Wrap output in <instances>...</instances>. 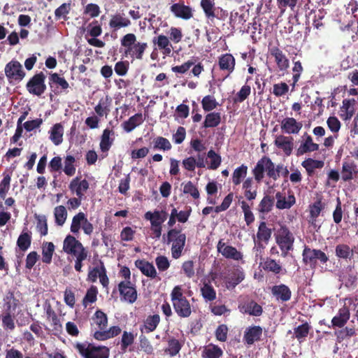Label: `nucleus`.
Wrapping results in <instances>:
<instances>
[{
  "mask_svg": "<svg viewBox=\"0 0 358 358\" xmlns=\"http://www.w3.org/2000/svg\"><path fill=\"white\" fill-rule=\"evenodd\" d=\"M301 128L302 123L297 122L294 117H286L281 122V129L285 134H296Z\"/></svg>",
  "mask_w": 358,
  "mask_h": 358,
  "instance_id": "obj_21",
  "label": "nucleus"
},
{
  "mask_svg": "<svg viewBox=\"0 0 358 358\" xmlns=\"http://www.w3.org/2000/svg\"><path fill=\"white\" fill-rule=\"evenodd\" d=\"M336 255L341 259H351L353 257V250L346 244H338L335 249Z\"/></svg>",
  "mask_w": 358,
  "mask_h": 358,
  "instance_id": "obj_53",
  "label": "nucleus"
},
{
  "mask_svg": "<svg viewBox=\"0 0 358 358\" xmlns=\"http://www.w3.org/2000/svg\"><path fill=\"white\" fill-rule=\"evenodd\" d=\"M167 344L168 346L164 349V352L171 357L176 356L182 347V343L174 337H169Z\"/></svg>",
  "mask_w": 358,
  "mask_h": 358,
  "instance_id": "obj_41",
  "label": "nucleus"
},
{
  "mask_svg": "<svg viewBox=\"0 0 358 358\" xmlns=\"http://www.w3.org/2000/svg\"><path fill=\"white\" fill-rule=\"evenodd\" d=\"M45 79V76L43 72L34 75L26 85L27 91L36 96L43 94L46 90Z\"/></svg>",
  "mask_w": 358,
  "mask_h": 358,
  "instance_id": "obj_7",
  "label": "nucleus"
},
{
  "mask_svg": "<svg viewBox=\"0 0 358 358\" xmlns=\"http://www.w3.org/2000/svg\"><path fill=\"white\" fill-rule=\"evenodd\" d=\"M98 289L96 286L92 285L87 291L83 303L86 307L88 303H94L97 298Z\"/></svg>",
  "mask_w": 358,
  "mask_h": 358,
  "instance_id": "obj_61",
  "label": "nucleus"
},
{
  "mask_svg": "<svg viewBox=\"0 0 358 358\" xmlns=\"http://www.w3.org/2000/svg\"><path fill=\"white\" fill-rule=\"evenodd\" d=\"M55 251V245L52 242H47L42 249V260L44 263L50 264Z\"/></svg>",
  "mask_w": 358,
  "mask_h": 358,
  "instance_id": "obj_55",
  "label": "nucleus"
},
{
  "mask_svg": "<svg viewBox=\"0 0 358 358\" xmlns=\"http://www.w3.org/2000/svg\"><path fill=\"white\" fill-rule=\"evenodd\" d=\"M243 309L245 313L252 316L258 317L263 313L262 307L254 300L246 301L243 306Z\"/></svg>",
  "mask_w": 358,
  "mask_h": 358,
  "instance_id": "obj_40",
  "label": "nucleus"
},
{
  "mask_svg": "<svg viewBox=\"0 0 358 358\" xmlns=\"http://www.w3.org/2000/svg\"><path fill=\"white\" fill-rule=\"evenodd\" d=\"M90 184L86 179L80 180L79 177L74 178L70 182L69 188L71 192L76 193L79 198H84L85 193L89 189Z\"/></svg>",
  "mask_w": 358,
  "mask_h": 358,
  "instance_id": "obj_16",
  "label": "nucleus"
},
{
  "mask_svg": "<svg viewBox=\"0 0 358 358\" xmlns=\"http://www.w3.org/2000/svg\"><path fill=\"white\" fill-rule=\"evenodd\" d=\"M112 99L108 95L105 98H101L99 103L94 107V111L99 117L106 116L110 112V106Z\"/></svg>",
  "mask_w": 358,
  "mask_h": 358,
  "instance_id": "obj_39",
  "label": "nucleus"
},
{
  "mask_svg": "<svg viewBox=\"0 0 358 358\" xmlns=\"http://www.w3.org/2000/svg\"><path fill=\"white\" fill-rule=\"evenodd\" d=\"M118 291L122 296V300L134 303L137 299V291L130 280L121 281L118 284Z\"/></svg>",
  "mask_w": 358,
  "mask_h": 358,
  "instance_id": "obj_9",
  "label": "nucleus"
},
{
  "mask_svg": "<svg viewBox=\"0 0 358 358\" xmlns=\"http://www.w3.org/2000/svg\"><path fill=\"white\" fill-rule=\"evenodd\" d=\"M5 74L10 83H19L25 76L21 64L16 60H12L6 65Z\"/></svg>",
  "mask_w": 358,
  "mask_h": 358,
  "instance_id": "obj_8",
  "label": "nucleus"
},
{
  "mask_svg": "<svg viewBox=\"0 0 358 358\" xmlns=\"http://www.w3.org/2000/svg\"><path fill=\"white\" fill-rule=\"evenodd\" d=\"M222 355L223 351L222 348L212 343L205 346L201 352L202 358H220Z\"/></svg>",
  "mask_w": 358,
  "mask_h": 358,
  "instance_id": "obj_38",
  "label": "nucleus"
},
{
  "mask_svg": "<svg viewBox=\"0 0 358 358\" xmlns=\"http://www.w3.org/2000/svg\"><path fill=\"white\" fill-rule=\"evenodd\" d=\"M91 332L92 335L95 331H104L108 327V316L101 310H96L92 317Z\"/></svg>",
  "mask_w": 358,
  "mask_h": 358,
  "instance_id": "obj_13",
  "label": "nucleus"
},
{
  "mask_svg": "<svg viewBox=\"0 0 358 358\" xmlns=\"http://www.w3.org/2000/svg\"><path fill=\"white\" fill-rule=\"evenodd\" d=\"M275 198L277 199L276 208L281 210L290 208L296 202L294 194L289 195L286 199L281 192H278L275 194Z\"/></svg>",
  "mask_w": 358,
  "mask_h": 358,
  "instance_id": "obj_36",
  "label": "nucleus"
},
{
  "mask_svg": "<svg viewBox=\"0 0 358 358\" xmlns=\"http://www.w3.org/2000/svg\"><path fill=\"white\" fill-rule=\"evenodd\" d=\"M143 122L142 113H136L122 124L123 129L129 133Z\"/></svg>",
  "mask_w": 358,
  "mask_h": 358,
  "instance_id": "obj_34",
  "label": "nucleus"
},
{
  "mask_svg": "<svg viewBox=\"0 0 358 358\" xmlns=\"http://www.w3.org/2000/svg\"><path fill=\"white\" fill-rule=\"evenodd\" d=\"M217 250L224 257L234 261H241L243 258V255L235 247L227 245L223 239H220L217 244Z\"/></svg>",
  "mask_w": 358,
  "mask_h": 358,
  "instance_id": "obj_11",
  "label": "nucleus"
},
{
  "mask_svg": "<svg viewBox=\"0 0 358 358\" xmlns=\"http://www.w3.org/2000/svg\"><path fill=\"white\" fill-rule=\"evenodd\" d=\"M121 331L122 330L120 327L113 326L108 329L106 328L104 331H95L93 334V338L97 341H103L117 336Z\"/></svg>",
  "mask_w": 358,
  "mask_h": 358,
  "instance_id": "obj_25",
  "label": "nucleus"
},
{
  "mask_svg": "<svg viewBox=\"0 0 358 358\" xmlns=\"http://www.w3.org/2000/svg\"><path fill=\"white\" fill-rule=\"evenodd\" d=\"M250 86L248 85H244L236 94L234 102L242 103L250 96Z\"/></svg>",
  "mask_w": 358,
  "mask_h": 358,
  "instance_id": "obj_64",
  "label": "nucleus"
},
{
  "mask_svg": "<svg viewBox=\"0 0 358 358\" xmlns=\"http://www.w3.org/2000/svg\"><path fill=\"white\" fill-rule=\"evenodd\" d=\"M245 278V273L243 271L236 269L234 271L231 276L226 279V287L228 289H234L239 283H241Z\"/></svg>",
  "mask_w": 358,
  "mask_h": 358,
  "instance_id": "obj_37",
  "label": "nucleus"
},
{
  "mask_svg": "<svg viewBox=\"0 0 358 358\" xmlns=\"http://www.w3.org/2000/svg\"><path fill=\"white\" fill-rule=\"evenodd\" d=\"M248 173V166L242 164L236 168L232 174V182L235 185H238L242 182L243 179L245 178Z\"/></svg>",
  "mask_w": 358,
  "mask_h": 358,
  "instance_id": "obj_54",
  "label": "nucleus"
},
{
  "mask_svg": "<svg viewBox=\"0 0 358 358\" xmlns=\"http://www.w3.org/2000/svg\"><path fill=\"white\" fill-rule=\"evenodd\" d=\"M154 146L153 148L155 150H162L164 151L170 150L172 148V145L170 141L162 136H157L153 140Z\"/></svg>",
  "mask_w": 358,
  "mask_h": 358,
  "instance_id": "obj_56",
  "label": "nucleus"
},
{
  "mask_svg": "<svg viewBox=\"0 0 358 358\" xmlns=\"http://www.w3.org/2000/svg\"><path fill=\"white\" fill-rule=\"evenodd\" d=\"M45 310L48 320H50L52 322L51 324L53 327L52 330L56 332L61 331L62 325L61 324L60 320L50 303L45 305Z\"/></svg>",
  "mask_w": 358,
  "mask_h": 358,
  "instance_id": "obj_33",
  "label": "nucleus"
},
{
  "mask_svg": "<svg viewBox=\"0 0 358 358\" xmlns=\"http://www.w3.org/2000/svg\"><path fill=\"white\" fill-rule=\"evenodd\" d=\"M55 223L57 226H63L67 218V210L64 206H56L54 209Z\"/></svg>",
  "mask_w": 358,
  "mask_h": 358,
  "instance_id": "obj_52",
  "label": "nucleus"
},
{
  "mask_svg": "<svg viewBox=\"0 0 358 358\" xmlns=\"http://www.w3.org/2000/svg\"><path fill=\"white\" fill-rule=\"evenodd\" d=\"M303 262L305 264L309 265L310 268H315L319 261L321 264H326L329 258L327 255L320 250L311 249L305 246L302 253Z\"/></svg>",
  "mask_w": 358,
  "mask_h": 358,
  "instance_id": "obj_6",
  "label": "nucleus"
},
{
  "mask_svg": "<svg viewBox=\"0 0 358 358\" xmlns=\"http://www.w3.org/2000/svg\"><path fill=\"white\" fill-rule=\"evenodd\" d=\"M310 215L308 217V222L313 225L316 226L317 218L320 215L322 210L324 208V203H322L321 199H317L313 204L310 205Z\"/></svg>",
  "mask_w": 358,
  "mask_h": 358,
  "instance_id": "obj_30",
  "label": "nucleus"
},
{
  "mask_svg": "<svg viewBox=\"0 0 358 358\" xmlns=\"http://www.w3.org/2000/svg\"><path fill=\"white\" fill-rule=\"evenodd\" d=\"M310 329L311 327L308 322H305L294 328V334L295 338L299 343H302L306 340V338L308 336Z\"/></svg>",
  "mask_w": 358,
  "mask_h": 358,
  "instance_id": "obj_50",
  "label": "nucleus"
},
{
  "mask_svg": "<svg viewBox=\"0 0 358 358\" xmlns=\"http://www.w3.org/2000/svg\"><path fill=\"white\" fill-rule=\"evenodd\" d=\"M110 135H114V131L108 128L103 131L99 143L100 150L102 152H107L113 144L114 138H110Z\"/></svg>",
  "mask_w": 358,
  "mask_h": 358,
  "instance_id": "obj_32",
  "label": "nucleus"
},
{
  "mask_svg": "<svg viewBox=\"0 0 358 358\" xmlns=\"http://www.w3.org/2000/svg\"><path fill=\"white\" fill-rule=\"evenodd\" d=\"M168 214L165 210H155L154 212L148 211L145 213V220L150 222L151 227H159L167 219Z\"/></svg>",
  "mask_w": 358,
  "mask_h": 358,
  "instance_id": "obj_19",
  "label": "nucleus"
},
{
  "mask_svg": "<svg viewBox=\"0 0 358 358\" xmlns=\"http://www.w3.org/2000/svg\"><path fill=\"white\" fill-rule=\"evenodd\" d=\"M50 85L52 87V84H55L61 87L62 90H66L69 85L64 78L60 77L57 73L50 74L49 77Z\"/></svg>",
  "mask_w": 358,
  "mask_h": 358,
  "instance_id": "obj_60",
  "label": "nucleus"
},
{
  "mask_svg": "<svg viewBox=\"0 0 358 358\" xmlns=\"http://www.w3.org/2000/svg\"><path fill=\"white\" fill-rule=\"evenodd\" d=\"M173 307L180 317H188L192 314L191 305L187 299L173 303Z\"/></svg>",
  "mask_w": 358,
  "mask_h": 358,
  "instance_id": "obj_29",
  "label": "nucleus"
},
{
  "mask_svg": "<svg viewBox=\"0 0 358 358\" xmlns=\"http://www.w3.org/2000/svg\"><path fill=\"white\" fill-rule=\"evenodd\" d=\"M139 345L141 350L147 355L153 354L154 348L149 339L143 334V333L139 336Z\"/></svg>",
  "mask_w": 358,
  "mask_h": 358,
  "instance_id": "obj_62",
  "label": "nucleus"
},
{
  "mask_svg": "<svg viewBox=\"0 0 358 358\" xmlns=\"http://www.w3.org/2000/svg\"><path fill=\"white\" fill-rule=\"evenodd\" d=\"M236 60L231 54L226 53L219 57L218 65L221 70L227 71L228 74L232 73L235 69Z\"/></svg>",
  "mask_w": 358,
  "mask_h": 358,
  "instance_id": "obj_27",
  "label": "nucleus"
},
{
  "mask_svg": "<svg viewBox=\"0 0 358 358\" xmlns=\"http://www.w3.org/2000/svg\"><path fill=\"white\" fill-rule=\"evenodd\" d=\"M152 43L157 45L159 50H162L164 55H169L171 52L172 45L167 36L162 34L159 35L153 38Z\"/></svg>",
  "mask_w": 358,
  "mask_h": 358,
  "instance_id": "obj_35",
  "label": "nucleus"
},
{
  "mask_svg": "<svg viewBox=\"0 0 358 358\" xmlns=\"http://www.w3.org/2000/svg\"><path fill=\"white\" fill-rule=\"evenodd\" d=\"M350 318V312L348 307L343 306L341 308L336 315H335L331 320V327L333 328H343L347 324ZM329 328L331 327L328 325Z\"/></svg>",
  "mask_w": 358,
  "mask_h": 358,
  "instance_id": "obj_15",
  "label": "nucleus"
},
{
  "mask_svg": "<svg viewBox=\"0 0 358 358\" xmlns=\"http://www.w3.org/2000/svg\"><path fill=\"white\" fill-rule=\"evenodd\" d=\"M221 122V114L218 112H211L208 113L205 117L203 123L204 128H213L217 127Z\"/></svg>",
  "mask_w": 358,
  "mask_h": 358,
  "instance_id": "obj_44",
  "label": "nucleus"
},
{
  "mask_svg": "<svg viewBox=\"0 0 358 358\" xmlns=\"http://www.w3.org/2000/svg\"><path fill=\"white\" fill-rule=\"evenodd\" d=\"M271 294L277 301L286 302L290 300L292 292L288 286L284 284L274 285L271 287Z\"/></svg>",
  "mask_w": 358,
  "mask_h": 358,
  "instance_id": "obj_18",
  "label": "nucleus"
},
{
  "mask_svg": "<svg viewBox=\"0 0 358 358\" xmlns=\"http://www.w3.org/2000/svg\"><path fill=\"white\" fill-rule=\"evenodd\" d=\"M85 220L86 215L83 212H80L74 215L70 227L71 231L74 234H78Z\"/></svg>",
  "mask_w": 358,
  "mask_h": 358,
  "instance_id": "obj_49",
  "label": "nucleus"
},
{
  "mask_svg": "<svg viewBox=\"0 0 358 358\" xmlns=\"http://www.w3.org/2000/svg\"><path fill=\"white\" fill-rule=\"evenodd\" d=\"M64 128L60 123L55 124L50 130V138L55 145L62 143L63 141Z\"/></svg>",
  "mask_w": 358,
  "mask_h": 358,
  "instance_id": "obj_47",
  "label": "nucleus"
},
{
  "mask_svg": "<svg viewBox=\"0 0 358 358\" xmlns=\"http://www.w3.org/2000/svg\"><path fill=\"white\" fill-rule=\"evenodd\" d=\"M37 220L36 229L40 233L41 236H45L48 234V227L47 219L45 215H38L36 217Z\"/></svg>",
  "mask_w": 358,
  "mask_h": 358,
  "instance_id": "obj_63",
  "label": "nucleus"
},
{
  "mask_svg": "<svg viewBox=\"0 0 358 358\" xmlns=\"http://www.w3.org/2000/svg\"><path fill=\"white\" fill-rule=\"evenodd\" d=\"M200 6L206 19L211 22L215 19L224 21L228 17V12L221 7L215 6L214 0H201Z\"/></svg>",
  "mask_w": 358,
  "mask_h": 358,
  "instance_id": "obj_5",
  "label": "nucleus"
},
{
  "mask_svg": "<svg viewBox=\"0 0 358 358\" xmlns=\"http://www.w3.org/2000/svg\"><path fill=\"white\" fill-rule=\"evenodd\" d=\"M201 294L206 301H213L216 299V291L210 281L203 282L201 287Z\"/></svg>",
  "mask_w": 358,
  "mask_h": 358,
  "instance_id": "obj_48",
  "label": "nucleus"
},
{
  "mask_svg": "<svg viewBox=\"0 0 358 358\" xmlns=\"http://www.w3.org/2000/svg\"><path fill=\"white\" fill-rule=\"evenodd\" d=\"M76 162L75 157L71 155H67L64 160V172L68 176H72L76 173V167L74 163Z\"/></svg>",
  "mask_w": 358,
  "mask_h": 358,
  "instance_id": "obj_59",
  "label": "nucleus"
},
{
  "mask_svg": "<svg viewBox=\"0 0 358 358\" xmlns=\"http://www.w3.org/2000/svg\"><path fill=\"white\" fill-rule=\"evenodd\" d=\"M275 203V198L270 195H265L258 206V210L260 213L267 214L273 209Z\"/></svg>",
  "mask_w": 358,
  "mask_h": 358,
  "instance_id": "obj_46",
  "label": "nucleus"
},
{
  "mask_svg": "<svg viewBox=\"0 0 358 358\" xmlns=\"http://www.w3.org/2000/svg\"><path fill=\"white\" fill-rule=\"evenodd\" d=\"M134 264L144 275L151 278L157 277V271L152 263L145 259H137L135 261Z\"/></svg>",
  "mask_w": 358,
  "mask_h": 358,
  "instance_id": "obj_24",
  "label": "nucleus"
},
{
  "mask_svg": "<svg viewBox=\"0 0 358 358\" xmlns=\"http://www.w3.org/2000/svg\"><path fill=\"white\" fill-rule=\"evenodd\" d=\"M63 250L68 255H76L87 250L73 236L67 235L63 242Z\"/></svg>",
  "mask_w": 358,
  "mask_h": 358,
  "instance_id": "obj_10",
  "label": "nucleus"
},
{
  "mask_svg": "<svg viewBox=\"0 0 358 358\" xmlns=\"http://www.w3.org/2000/svg\"><path fill=\"white\" fill-rule=\"evenodd\" d=\"M108 24L112 31H116L131 26V22L124 13H116L110 15Z\"/></svg>",
  "mask_w": 358,
  "mask_h": 358,
  "instance_id": "obj_14",
  "label": "nucleus"
},
{
  "mask_svg": "<svg viewBox=\"0 0 358 358\" xmlns=\"http://www.w3.org/2000/svg\"><path fill=\"white\" fill-rule=\"evenodd\" d=\"M266 156L262 157L256 164L252 169V174L255 180L257 182H260L264 177V171L266 169Z\"/></svg>",
  "mask_w": 358,
  "mask_h": 358,
  "instance_id": "obj_43",
  "label": "nucleus"
},
{
  "mask_svg": "<svg viewBox=\"0 0 358 358\" xmlns=\"http://www.w3.org/2000/svg\"><path fill=\"white\" fill-rule=\"evenodd\" d=\"M277 245L279 246L283 257H286L290 250L294 249V236L285 225H280L274 234Z\"/></svg>",
  "mask_w": 358,
  "mask_h": 358,
  "instance_id": "obj_4",
  "label": "nucleus"
},
{
  "mask_svg": "<svg viewBox=\"0 0 358 358\" xmlns=\"http://www.w3.org/2000/svg\"><path fill=\"white\" fill-rule=\"evenodd\" d=\"M74 348L83 358H108L109 348L91 343H76Z\"/></svg>",
  "mask_w": 358,
  "mask_h": 358,
  "instance_id": "obj_2",
  "label": "nucleus"
},
{
  "mask_svg": "<svg viewBox=\"0 0 358 358\" xmlns=\"http://www.w3.org/2000/svg\"><path fill=\"white\" fill-rule=\"evenodd\" d=\"M166 243L168 245L171 243V256L177 259L182 256L185 246L186 235L180 229H171L167 232Z\"/></svg>",
  "mask_w": 358,
  "mask_h": 358,
  "instance_id": "obj_3",
  "label": "nucleus"
},
{
  "mask_svg": "<svg viewBox=\"0 0 358 358\" xmlns=\"http://www.w3.org/2000/svg\"><path fill=\"white\" fill-rule=\"evenodd\" d=\"M272 231L267 227L265 222H261L257 233V241H263L267 244L271 237Z\"/></svg>",
  "mask_w": 358,
  "mask_h": 358,
  "instance_id": "obj_45",
  "label": "nucleus"
},
{
  "mask_svg": "<svg viewBox=\"0 0 358 358\" xmlns=\"http://www.w3.org/2000/svg\"><path fill=\"white\" fill-rule=\"evenodd\" d=\"M358 173L357 165L353 161L344 162L342 164L341 178L344 182L352 180Z\"/></svg>",
  "mask_w": 358,
  "mask_h": 358,
  "instance_id": "obj_23",
  "label": "nucleus"
},
{
  "mask_svg": "<svg viewBox=\"0 0 358 358\" xmlns=\"http://www.w3.org/2000/svg\"><path fill=\"white\" fill-rule=\"evenodd\" d=\"M170 10L177 17L183 20H189L193 17L192 8L183 3H173Z\"/></svg>",
  "mask_w": 358,
  "mask_h": 358,
  "instance_id": "obj_22",
  "label": "nucleus"
},
{
  "mask_svg": "<svg viewBox=\"0 0 358 358\" xmlns=\"http://www.w3.org/2000/svg\"><path fill=\"white\" fill-rule=\"evenodd\" d=\"M262 328L260 326H252L247 328L244 332V342L251 345L256 341L261 340L262 336Z\"/></svg>",
  "mask_w": 358,
  "mask_h": 358,
  "instance_id": "obj_17",
  "label": "nucleus"
},
{
  "mask_svg": "<svg viewBox=\"0 0 358 358\" xmlns=\"http://www.w3.org/2000/svg\"><path fill=\"white\" fill-rule=\"evenodd\" d=\"M324 165V163L323 161L316 160L312 158L306 159L301 163V166L305 168L309 176H312L313 175L315 169H322Z\"/></svg>",
  "mask_w": 358,
  "mask_h": 358,
  "instance_id": "obj_42",
  "label": "nucleus"
},
{
  "mask_svg": "<svg viewBox=\"0 0 358 358\" xmlns=\"http://www.w3.org/2000/svg\"><path fill=\"white\" fill-rule=\"evenodd\" d=\"M303 138L304 141L302 142L296 150V155L301 156L308 152L317 151L319 150V145L313 141L311 136L308 135L306 132L304 133Z\"/></svg>",
  "mask_w": 358,
  "mask_h": 358,
  "instance_id": "obj_20",
  "label": "nucleus"
},
{
  "mask_svg": "<svg viewBox=\"0 0 358 358\" xmlns=\"http://www.w3.org/2000/svg\"><path fill=\"white\" fill-rule=\"evenodd\" d=\"M293 62V67L292 69V87H294L296 84L299 82L301 75L302 72L303 71V67L302 66V64L300 61H294V59H292Z\"/></svg>",
  "mask_w": 358,
  "mask_h": 358,
  "instance_id": "obj_57",
  "label": "nucleus"
},
{
  "mask_svg": "<svg viewBox=\"0 0 358 358\" xmlns=\"http://www.w3.org/2000/svg\"><path fill=\"white\" fill-rule=\"evenodd\" d=\"M275 145L282 149L287 156H289L293 150V138L280 135L275 138Z\"/></svg>",
  "mask_w": 358,
  "mask_h": 358,
  "instance_id": "obj_28",
  "label": "nucleus"
},
{
  "mask_svg": "<svg viewBox=\"0 0 358 358\" xmlns=\"http://www.w3.org/2000/svg\"><path fill=\"white\" fill-rule=\"evenodd\" d=\"M270 54L274 58L278 71L286 72L289 68V60L285 54L278 47L271 48Z\"/></svg>",
  "mask_w": 358,
  "mask_h": 358,
  "instance_id": "obj_12",
  "label": "nucleus"
},
{
  "mask_svg": "<svg viewBox=\"0 0 358 358\" xmlns=\"http://www.w3.org/2000/svg\"><path fill=\"white\" fill-rule=\"evenodd\" d=\"M202 108L206 112H209L216 108L218 103L214 96L210 95L205 96L201 101Z\"/></svg>",
  "mask_w": 358,
  "mask_h": 358,
  "instance_id": "obj_58",
  "label": "nucleus"
},
{
  "mask_svg": "<svg viewBox=\"0 0 358 358\" xmlns=\"http://www.w3.org/2000/svg\"><path fill=\"white\" fill-rule=\"evenodd\" d=\"M160 316L158 314L148 315L143 322V324L140 327L141 333L149 334L154 331L160 322Z\"/></svg>",
  "mask_w": 358,
  "mask_h": 358,
  "instance_id": "obj_26",
  "label": "nucleus"
},
{
  "mask_svg": "<svg viewBox=\"0 0 358 358\" xmlns=\"http://www.w3.org/2000/svg\"><path fill=\"white\" fill-rule=\"evenodd\" d=\"M120 44L124 50V56L138 60L143 59L145 51L148 47L147 43L137 41V36L133 33L124 35L120 38Z\"/></svg>",
  "mask_w": 358,
  "mask_h": 358,
  "instance_id": "obj_1",
  "label": "nucleus"
},
{
  "mask_svg": "<svg viewBox=\"0 0 358 358\" xmlns=\"http://www.w3.org/2000/svg\"><path fill=\"white\" fill-rule=\"evenodd\" d=\"M334 335L338 342H341L347 338H350L356 335V329L355 327H345V328L336 331Z\"/></svg>",
  "mask_w": 358,
  "mask_h": 358,
  "instance_id": "obj_51",
  "label": "nucleus"
},
{
  "mask_svg": "<svg viewBox=\"0 0 358 358\" xmlns=\"http://www.w3.org/2000/svg\"><path fill=\"white\" fill-rule=\"evenodd\" d=\"M31 233L27 230L24 229L17 240V246L20 251L24 252L27 251L31 244Z\"/></svg>",
  "mask_w": 358,
  "mask_h": 358,
  "instance_id": "obj_31",
  "label": "nucleus"
}]
</instances>
